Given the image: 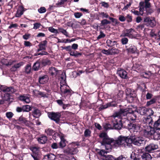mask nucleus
<instances>
[{"mask_svg": "<svg viewBox=\"0 0 160 160\" xmlns=\"http://www.w3.org/2000/svg\"><path fill=\"white\" fill-rule=\"evenodd\" d=\"M104 128L105 130L113 129V125H112L109 123H105L103 125Z\"/></svg>", "mask_w": 160, "mask_h": 160, "instance_id": "39", "label": "nucleus"}, {"mask_svg": "<svg viewBox=\"0 0 160 160\" xmlns=\"http://www.w3.org/2000/svg\"><path fill=\"white\" fill-rule=\"evenodd\" d=\"M110 23L111 22L110 21H109L106 19L102 20L101 22V24L102 25L110 24Z\"/></svg>", "mask_w": 160, "mask_h": 160, "instance_id": "63", "label": "nucleus"}, {"mask_svg": "<svg viewBox=\"0 0 160 160\" xmlns=\"http://www.w3.org/2000/svg\"><path fill=\"white\" fill-rule=\"evenodd\" d=\"M148 109L145 107H139L137 109V112L141 115H144L145 114H147Z\"/></svg>", "mask_w": 160, "mask_h": 160, "instance_id": "20", "label": "nucleus"}, {"mask_svg": "<svg viewBox=\"0 0 160 160\" xmlns=\"http://www.w3.org/2000/svg\"><path fill=\"white\" fill-rule=\"evenodd\" d=\"M101 52L104 54H106L107 55H110V49L106 50L103 49L102 50Z\"/></svg>", "mask_w": 160, "mask_h": 160, "instance_id": "61", "label": "nucleus"}, {"mask_svg": "<svg viewBox=\"0 0 160 160\" xmlns=\"http://www.w3.org/2000/svg\"><path fill=\"white\" fill-rule=\"evenodd\" d=\"M42 64L43 66L49 65L51 64L50 61L48 59L44 60L42 61Z\"/></svg>", "mask_w": 160, "mask_h": 160, "instance_id": "51", "label": "nucleus"}, {"mask_svg": "<svg viewBox=\"0 0 160 160\" xmlns=\"http://www.w3.org/2000/svg\"><path fill=\"white\" fill-rule=\"evenodd\" d=\"M111 122L112 124L113 128L116 129H120L122 127L121 119L113 115L110 117Z\"/></svg>", "mask_w": 160, "mask_h": 160, "instance_id": "4", "label": "nucleus"}, {"mask_svg": "<svg viewBox=\"0 0 160 160\" xmlns=\"http://www.w3.org/2000/svg\"><path fill=\"white\" fill-rule=\"evenodd\" d=\"M132 138H133V136H131L130 138L125 137V142L124 145V147L127 148V147L129 146L131 143H133V140H132Z\"/></svg>", "mask_w": 160, "mask_h": 160, "instance_id": "18", "label": "nucleus"}, {"mask_svg": "<svg viewBox=\"0 0 160 160\" xmlns=\"http://www.w3.org/2000/svg\"><path fill=\"white\" fill-rule=\"evenodd\" d=\"M47 42L46 40H44L41 42L38 45L39 48L38 50V52L40 51L43 50H45V46L47 45Z\"/></svg>", "mask_w": 160, "mask_h": 160, "instance_id": "21", "label": "nucleus"}, {"mask_svg": "<svg viewBox=\"0 0 160 160\" xmlns=\"http://www.w3.org/2000/svg\"><path fill=\"white\" fill-rule=\"evenodd\" d=\"M141 3H140V5L141 7L139 8V12L138 11L135 10L133 9L132 10V12L135 15H138L140 14L141 15H142L143 14V10L144 9L142 5H141Z\"/></svg>", "mask_w": 160, "mask_h": 160, "instance_id": "23", "label": "nucleus"}, {"mask_svg": "<svg viewBox=\"0 0 160 160\" xmlns=\"http://www.w3.org/2000/svg\"><path fill=\"white\" fill-rule=\"evenodd\" d=\"M128 127L129 129H133L136 130L138 126L135 124L130 123L128 124Z\"/></svg>", "mask_w": 160, "mask_h": 160, "instance_id": "38", "label": "nucleus"}, {"mask_svg": "<svg viewBox=\"0 0 160 160\" xmlns=\"http://www.w3.org/2000/svg\"><path fill=\"white\" fill-rule=\"evenodd\" d=\"M106 35L101 31L100 32V34L97 37V39L99 40L100 39L103 38L105 37Z\"/></svg>", "mask_w": 160, "mask_h": 160, "instance_id": "59", "label": "nucleus"}, {"mask_svg": "<svg viewBox=\"0 0 160 160\" xmlns=\"http://www.w3.org/2000/svg\"><path fill=\"white\" fill-rule=\"evenodd\" d=\"M106 43L107 46L110 47H112L115 45H116L117 43V41L109 39L107 40Z\"/></svg>", "mask_w": 160, "mask_h": 160, "instance_id": "30", "label": "nucleus"}, {"mask_svg": "<svg viewBox=\"0 0 160 160\" xmlns=\"http://www.w3.org/2000/svg\"><path fill=\"white\" fill-rule=\"evenodd\" d=\"M14 114L12 112H8L6 113V117L9 119H11L13 116Z\"/></svg>", "mask_w": 160, "mask_h": 160, "instance_id": "54", "label": "nucleus"}, {"mask_svg": "<svg viewBox=\"0 0 160 160\" xmlns=\"http://www.w3.org/2000/svg\"><path fill=\"white\" fill-rule=\"evenodd\" d=\"M23 14V11L21 10H18L15 14L16 17H19Z\"/></svg>", "mask_w": 160, "mask_h": 160, "instance_id": "52", "label": "nucleus"}, {"mask_svg": "<svg viewBox=\"0 0 160 160\" xmlns=\"http://www.w3.org/2000/svg\"><path fill=\"white\" fill-rule=\"evenodd\" d=\"M143 122L144 123L148 124L149 127H151L152 126L154 121L152 118L150 116V115H148L143 118ZM146 126H147L146 125L143 126L144 127V128H145V127Z\"/></svg>", "mask_w": 160, "mask_h": 160, "instance_id": "9", "label": "nucleus"}, {"mask_svg": "<svg viewBox=\"0 0 160 160\" xmlns=\"http://www.w3.org/2000/svg\"><path fill=\"white\" fill-rule=\"evenodd\" d=\"M106 160H115V158L112 155H107L105 158Z\"/></svg>", "mask_w": 160, "mask_h": 160, "instance_id": "64", "label": "nucleus"}, {"mask_svg": "<svg viewBox=\"0 0 160 160\" xmlns=\"http://www.w3.org/2000/svg\"><path fill=\"white\" fill-rule=\"evenodd\" d=\"M156 102V99L154 98H152L151 99L150 101H148L147 103V106H149V105L153 104Z\"/></svg>", "mask_w": 160, "mask_h": 160, "instance_id": "60", "label": "nucleus"}, {"mask_svg": "<svg viewBox=\"0 0 160 160\" xmlns=\"http://www.w3.org/2000/svg\"><path fill=\"white\" fill-rule=\"evenodd\" d=\"M40 63L38 61H37L35 62L32 67V69L35 71L38 70L40 68Z\"/></svg>", "mask_w": 160, "mask_h": 160, "instance_id": "34", "label": "nucleus"}, {"mask_svg": "<svg viewBox=\"0 0 160 160\" xmlns=\"http://www.w3.org/2000/svg\"><path fill=\"white\" fill-rule=\"evenodd\" d=\"M59 32H61L67 37H68V33L66 30L62 28H59L58 29Z\"/></svg>", "mask_w": 160, "mask_h": 160, "instance_id": "41", "label": "nucleus"}, {"mask_svg": "<svg viewBox=\"0 0 160 160\" xmlns=\"http://www.w3.org/2000/svg\"><path fill=\"white\" fill-rule=\"evenodd\" d=\"M48 117L51 120L54 121L56 123H59L60 121L61 114L58 112H49L48 113Z\"/></svg>", "mask_w": 160, "mask_h": 160, "instance_id": "7", "label": "nucleus"}, {"mask_svg": "<svg viewBox=\"0 0 160 160\" xmlns=\"http://www.w3.org/2000/svg\"><path fill=\"white\" fill-rule=\"evenodd\" d=\"M136 97V95L135 93H132L130 94L127 95V98L128 100L130 102H132L134 98Z\"/></svg>", "mask_w": 160, "mask_h": 160, "instance_id": "35", "label": "nucleus"}, {"mask_svg": "<svg viewBox=\"0 0 160 160\" xmlns=\"http://www.w3.org/2000/svg\"><path fill=\"white\" fill-rule=\"evenodd\" d=\"M99 136L102 138L101 142V145L104 146L107 150L111 149L112 145H114V140L112 138H109L105 132L101 133L99 135Z\"/></svg>", "mask_w": 160, "mask_h": 160, "instance_id": "1", "label": "nucleus"}, {"mask_svg": "<svg viewBox=\"0 0 160 160\" xmlns=\"http://www.w3.org/2000/svg\"><path fill=\"white\" fill-rule=\"evenodd\" d=\"M116 106V104H113L112 102H109L107 103L106 105L101 106L99 109L100 110H102L104 109H106L108 107H115Z\"/></svg>", "mask_w": 160, "mask_h": 160, "instance_id": "32", "label": "nucleus"}, {"mask_svg": "<svg viewBox=\"0 0 160 160\" xmlns=\"http://www.w3.org/2000/svg\"><path fill=\"white\" fill-rule=\"evenodd\" d=\"M125 142V137L120 136L116 140H114L113 145L115 147L121 146L124 147Z\"/></svg>", "mask_w": 160, "mask_h": 160, "instance_id": "8", "label": "nucleus"}, {"mask_svg": "<svg viewBox=\"0 0 160 160\" xmlns=\"http://www.w3.org/2000/svg\"><path fill=\"white\" fill-rule=\"evenodd\" d=\"M18 121L20 122V124H24L27 126H28L29 125V124L28 121L25 118L22 116H21L19 117Z\"/></svg>", "mask_w": 160, "mask_h": 160, "instance_id": "31", "label": "nucleus"}, {"mask_svg": "<svg viewBox=\"0 0 160 160\" xmlns=\"http://www.w3.org/2000/svg\"><path fill=\"white\" fill-rule=\"evenodd\" d=\"M150 127L152 128H153L154 130H160V118L154 121L152 126Z\"/></svg>", "mask_w": 160, "mask_h": 160, "instance_id": "15", "label": "nucleus"}, {"mask_svg": "<svg viewBox=\"0 0 160 160\" xmlns=\"http://www.w3.org/2000/svg\"><path fill=\"white\" fill-rule=\"evenodd\" d=\"M66 88V86L63 84V85H61L60 90L64 94L68 93L70 94L71 93V90L69 89H65Z\"/></svg>", "mask_w": 160, "mask_h": 160, "instance_id": "26", "label": "nucleus"}, {"mask_svg": "<svg viewBox=\"0 0 160 160\" xmlns=\"http://www.w3.org/2000/svg\"><path fill=\"white\" fill-rule=\"evenodd\" d=\"M143 22L146 26L148 27L153 28L156 25L155 18L152 17H148L144 18Z\"/></svg>", "mask_w": 160, "mask_h": 160, "instance_id": "5", "label": "nucleus"}, {"mask_svg": "<svg viewBox=\"0 0 160 160\" xmlns=\"http://www.w3.org/2000/svg\"><path fill=\"white\" fill-rule=\"evenodd\" d=\"M145 25V23L140 24L137 26L136 29L138 31L142 30L144 28V26Z\"/></svg>", "mask_w": 160, "mask_h": 160, "instance_id": "53", "label": "nucleus"}, {"mask_svg": "<svg viewBox=\"0 0 160 160\" xmlns=\"http://www.w3.org/2000/svg\"><path fill=\"white\" fill-rule=\"evenodd\" d=\"M91 134V131L88 129H86L84 132V135L86 137L90 136Z\"/></svg>", "mask_w": 160, "mask_h": 160, "instance_id": "47", "label": "nucleus"}, {"mask_svg": "<svg viewBox=\"0 0 160 160\" xmlns=\"http://www.w3.org/2000/svg\"><path fill=\"white\" fill-rule=\"evenodd\" d=\"M144 135L146 137H151L154 140H160V132H156L153 128L146 126L143 128Z\"/></svg>", "mask_w": 160, "mask_h": 160, "instance_id": "2", "label": "nucleus"}, {"mask_svg": "<svg viewBox=\"0 0 160 160\" xmlns=\"http://www.w3.org/2000/svg\"><path fill=\"white\" fill-rule=\"evenodd\" d=\"M117 73L122 79H127L128 78L127 72L123 69H122L121 68L118 69Z\"/></svg>", "mask_w": 160, "mask_h": 160, "instance_id": "13", "label": "nucleus"}, {"mask_svg": "<svg viewBox=\"0 0 160 160\" xmlns=\"http://www.w3.org/2000/svg\"><path fill=\"white\" fill-rule=\"evenodd\" d=\"M48 30L50 32L55 34L59 33V32L57 29H55L52 27H51L49 28Z\"/></svg>", "mask_w": 160, "mask_h": 160, "instance_id": "50", "label": "nucleus"}, {"mask_svg": "<svg viewBox=\"0 0 160 160\" xmlns=\"http://www.w3.org/2000/svg\"><path fill=\"white\" fill-rule=\"evenodd\" d=\"M110 54H111L110 55L117 54L119 52V50L118 49L113 48L110 49Z\"/></svg>", "mask_w": 160, "mask_h": 160, "instance_id": "43", "label": "nucleus"}, {"mask_svg": "<svg viewBox=\"0 0 160 160\" xmlns=\"http://www.w3.org/2000/svg\"><path fill=\"white\" fill-rule=\"evenodd\" d=\"M137 118V116L135 113V112L130 108L127 119L128 120L135 121L136 120Z\"/></svg>", "mask_w": 160, "mask_h": 160, "instance_id": "14", "label": "nucleus"}, {"mask_svg": "<svg viewBox=\"0 0 160 160\" xmlns=\"http://www.w3.org/2000/svg\"><path fill=\"white\" fill-rule=\"evenodd\" d=\"M56 157L55 155L52 153H49L44 156V160H54Z\"/></svg>", "mask_w": 160, "mask_h": 160, "instance_id": "24", "label": "nucleus"}, {"mask_svg": "<svg viewBox=\"0 0 160 160\" xmlns=\"http://www.w3.org/2000/svg\"><path fill=\"white\" fill-rule=\"evenodd\" d=\"M67 0H60L58 1L56 3V5L58 7H60L61 5L64 4V2L66 1Z\"/></svg>", "mask_w": 160, "mask_h": 160, "instance_id": "56", "label": "nucleus"}, {"mask_svg": "<svg viewBox=\"0 0 160 160\" xmlns=\"http://www.w3.org/2000/svg\"><path fill=\"white\" fill-rule=\"evenodd\" d=\"M147 15L150 14L153 12V10L150 8H145Z\"/></svg>", "mask_w": 160, "mask_h": 160, "instance_id": "57", "label": "nucleus"}, {"mask_svg": "<svg viewBox=\"0 0 160 160\" xmlns=\"http://www.w3.org/2000/svg\"><path fill=\"white\" fill-rule=\"evenodd\" d=\"M19 98L20 101L27 103L30 102V96L28 94L21 95L19 97Z\"/></svg>", "mask_w": 160, "mask_h": 160, "instance_id": "11", "label": "nucleus"}, {"mask_svg": "<svg viewBox=\"0 0 160 160\" xmlns=\"http://www.w3.org/2000/svg\"><path fill=\"white\" fill-rule=\"evenodd\" d=\"M130 108L125 109H121L120 111L114 113L113 115L116 117L121 119H127Z\"/></svg>", "mask_w": 160, "mask_h": 160, "instance_id": "3", "label": "nucleus"}, {"mask_svg": "<svg viewBox=\"0 0 160 160\" xmlns=\"http://www.w3.org/2000/svg\"><path fill=\"white\" fill-rule=\"evenodd\" d=\"M23 65V63L22 62H19L16 64H14L11 68L10 70L11 71L14 72L16 71L17 69L20 68Z\"/></svg>", "mask_w": 160, "mask_h": 160, "instance_id": "27", "label": "nucleus"}, {"mask_svg": "<svg viewBox=\"0 0 160 160\" xmlns=\"http://www.w3.org/2000/svg\"><path fill=\"white\" fill-rule=\"evenodd\" d=\"M48 80V77L46 75L41 76L38 79V82L40 84H43L46 83Z\"/></svg>", "mask_w": 160, "mask_h": 160, "instance_id": "17", "label": "nucleus"}, {"mask_svg": "<svg viewBox=\"0 0 160 160\" xmlns=\"http://www.w3.org/2000/svg\"><path fill=\"white\" fill-rule=\"evenodd\" d=\"M31 65L30 64L27 65L25 68V72L27 73H29L31 70Z\"/></svg>", "mask_w": 160, "mask_h": 160, "instance_id": "45", "label": "nucleus"}, {"mask_svg": "<svg viewBox=\"0 0 160 160\" xmlns=\"http://www.w3.org/2000/svg\"><path fill=\"white\" fill-rule=\"evenodd\" d=\"M70 54L71 56H73L75 57H78V56L81 55L82 54L80 53L77 52V51H71L70 52Z\"/></svg>", "mask_w": 160, "mask_h": 160, "instance_id": "40", "label": "nucleus"}, {"mask_svg": "<svg viewBox=\"0 0 160 160\" xmlns=\"http://www.w3.org/2000/svg\"><path fill=\"white\" fill-rule=\"evenodd\" d=\"M59 71L55 68L52 67L49 69V73L52 76H56Z\"/></svg>", "mask_w": 160, "mask_h": 160, "instance_id": "22", "label": "nucleus"}, {"mask_svg": "<svg viewBox=\"0 0 160 160\" xmlns=\"http://www.w3.org/2000/svg\"><path fill=\"white\" fill-rule=\"evenodd\" d=\"M141 157L143 160H151L152 158L151 155L148 153H144Z\"/></svg>", "mask_w": 160, "mask_h": 160, "instance_id": "29", "label": "nucleus"}, {"mask_svg": "<svg viewBox=\"0 0 160 160\" xmlns=\"http://www.w3.org/2000/svg\"><path fill=\"white\" fill-rule=\"evenodd\" d=\"M134 91L131 89L128 88L126 90V95L132 94L133 93Z\"/></svg>", "mask_w": 160, "mask_h": 160, "instance_id": "58", "label": "nucleus"}, {"mask_svg": "<svg viewBox=\"0 0 160 160\" xmlns=\"http://www.w3.org/2000/svg\"><path fill=\"white\" fill-rule=\"evenodd\" d=\"M62 48L63 49H65L66 51L70 52L72 51L71 47L70 46H68L66 47H62Z\"/></svg>", "mask_w": 160, "mask_h": 160, "instance_id": "62", "label": "nucleus"}, {"mask_svg": "<svg viewBox=\"0 0 160 160\" xmlns=\"http://www.w3.org/2000/svg\"><path fill=\"white\" fill-rule=\"evenodd\" d=\"M1 91L3 92H10L14 93L16 91V90L12 87H7L6 86H1Z\"/></svg>", "mask_w": 160, "mask_h": 160, "instance_id": "12", "label": "nucleus"}, {"mask_svg": "<svg viewBox=\"0 0 160 160\" xmlns=\"http://www.w3.org/2000/svg\"><path fill=\"white\" fill-rule=\"evenodd\" d=\"M33 92L35 94L39 95L42 97H45L46 96V95L42 92H40L37 90H35Z\"/></svg>", "mask_w": 160, "mask_h": 160, "instance_id": "48", "label": "nucleus"}, {"mask_svg": "<svg viewBox=\"0 0 160 160\" xmlns=\"http://www.w3.org/2000/svg\"><path fill=\"white\" fill-rule=\"evenodd\" d=\"M66 152L71 154H74L77 153L78 152V150L76 147L74 148L71 147L69 148L66 150Z\"/></svg>", "mask_w": 160, "mask_h": 160, "instance_id": "19", "label": "nucleus"}, {"mask_svg": "<svg viewBox=\"0 0 160 160\" xmlns=\"http://www.w3.org/2000/svg\"><path fill=\"white\" fill-rule=\"evenodd\" d=\"M132 140H133V144L138 146H143L146 143V141L141 137L133 136Z\"/></svg>", "mask_w": 160, "mask_h": 160, "instance_id": "6", "label": "nucleus"}, {"mask_svg": "<svg viewBox=\"0 0 160 160\" xmlns=\"http://www.w3.org/2000/svg\"><path fill=\"white\" fill-rule=\"evenodd\" d=\"M128 38L125 37L122 38L121 40V42L122 44L123 45L127 44L128 42Z\"/></svg>", "mask_w": 160, "mask_h": 160, "instance_id": "55", "label": "nucleus"}, {"mask_svg": "<svg viewBox=\"0 0 160 160\" xmlns=\"http://www.w3.org/2000/svg\"><path fill=\"white\" fill-rule=\"evenodd\" d=\"M98 153L99 155L105 157V158L107 156L106 155L107 152L103 150H101Z\"/></svg>", "mask_w": 160, "mask_h": 160, "instance_id": "49", "label": "nucleus"}, {"mask_svg": "<svg viewBox=\"0 0 160 160\" xmlns=\"http://www.w3.org/2000/svg\"><path fill=\"white\" fill-rule=\"evenodd\" d=\"M131 158L133 160H140V158L138 157V155H136L135 153L131 155Z\"/></svg>", "mask_w": 160, "mask_h": 160, "instance_id": "46", "label": "nucleus"}, {"mask_svg": "<svg viewBox=\"0 0 160 160\" xmlns=\"http://www.w3.org/2000/svg\"><path fill=\"white\" fill-rule=\"evenodd\" d=\"M38 140L39 143L43 144L47 142V138L46 136H42L39 138Z\"/></svg>", "mask_w": 160, "mask_h": 160, "instance_id": "33", "label": "nucleus"}, {"mask_svg": "<svg viewBox=\"0 0 160 160\" xmlns=\"http://www.w3.org/2000/svg\"><path fill=\"white\" fill-rule=\"evenodd\" d=\"M45 132L47 135L51 136L54 133V131L51 129L48 128L45 130Z\"/></svg>", "mask_w": 160, "mask_h": 160, "instance_id": "42", "label": "nucleus"}, {"mask_svg": "<svg viewBox=\"0 0 160 160\" xmlns=\"http://www.w3.org/2000/svg\"><path fill=\"white\" fill-rule=\"evenodd\" d=\"M60 139L61 141L59 143V146L60 148H62L66 146V141L62 136L61 137Z\"/></svg>", "mask_w": 160, "mask_h": 160, "instance_id": "28", "label": "nucleus"}, {"mask_svg": "<svg viewBox=\"0 0 160 160\" xmlns=\"http://www.w3.org/2000/svg\"><path fill=\"white\" fill-rule=\"evenodd\" d=\"M126 50L129 52L130 53H135L136 50V48L134 45H130L129 44V45H128L126 46Z\"/></svg>", "mask_w": 160, "mask_h": 160, "instance_id": "16", "label": "nucleus"}, {"mask_svg": "<svg viewBox=\"0 0 160 160\" xmlns=\"http://www.w3.org/2000/svg\"><path fill=\"white\" fill-rule=\"evenodd\" d=\"M23 111L29 112L32 110V108L29 105H26L23 106Z\"/></svg>", "mask_w": 160, "mask_h": 160, "instance_id": "44", "label": "nucleus"}, {"mask_svg": "<svg viewBox=\"0 0 160 160\" xmlns=\"http://www.w3.org/2000/svg\"><path fill=\"white\" fill-rule=\"evenodd\" d=\"M158 146L156 144L153 143H151L147 146L145 148L146 151L149 152H152L154 150L158 148Z\"/></svg>", "mask_w": 160, "mask_h": 160, "instance_id": "10", "label": "nucleus"}, {"mask_svg": "<svg viewBox=\"0 0 160 160\" xmlns=\"http://www.w3.org/2000/svg\"><path fill=\"white\" fill-rule=\"evenodd\" d=\"M2 99L4 101H9L10 99L11 95L9 93H5L4 94V95H2Z\"/></svg>", "mask_w": 160, "mask_h": 160, "instance_id": "37", "label": "nucleus"}, {"mask_svg": "<svg viewBox=\"0 0 160 160\" xmlns=\"http://www.w3.org/2000/svg\"><path fill=\"white\" fill-rule=\"evenodd\" d=\"M31 150L36 155H38L39 152V148L37 147H33L31 148Z\"/></svg>", "mask_w": 160, "mask_h": 160, "instance_id": "36", "label": "nucleus"}, {"mask_svg": "<svg viewBox=\"0 0 160 160\" xmlns=\"http://www.w3.org/2000/svg\"><path fill=\"white\" fill-rule=\"evenodd\" d=\"M32 114L34 118H38L41 116V114L39 110L35 108L32 111Z\"/></svg>", "mask_w": 160, "mask_h": 160, "instance_id": "25", "label": "nucleus"}]
</instances>
